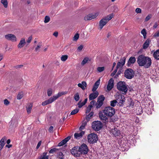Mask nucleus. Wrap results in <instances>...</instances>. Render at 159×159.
I'll use <instances>...</instances> for the list:
<instances>
[{"mask_svg": "<svg viewBox=\"0 0 159 159\" xmlns=\"http://www.w3.org/2000/svg\"><path fill=\"white\" fill-rule=\"evenodd\" d=\"M115 113V110L113 108L108 107L104 108L103 113H99V117L102 120L106 121L107 120V116L112 117Z\"/></svg>", "mask_w": 159, "mask_h": 159, "instance_id": "f257e3e1", "label": "nucleus"}, {"mask_svg": "<svg viewBox=\"0 0 159 159\" xmlns=\"http://www.w3.org/2000/svg\"><path fill=\"white\" fill-rule=\"evenodd\" d=\"M137 62L140 66H144L145 68H148L151 65L152 61L150 58L145 57L143 55L139 56Z\"/></svg>", "mask_w": 159, "mask_h": 159, "instance_id": "f03ea898", "label": "nucleus"}, {"mask_svg": "<svg viewBox=\"0 0 159 159\" xmlns=\"http://www.w3.org/2000/svg\"><path fill=\"white\" fill-rule=\"evenodd\" d=\"M114 16L113 14L111 13L103 18L100 21L99 26L101 30L113 17Z\"/></svg>", "mask_w": 159, "mask_h": 159, "instance_id": "7ed1b4c3", "label": "nucleus"}, {"mask_svg": "<svg viewBox=\"0 0 159 159\" xmlns=\"http://www.w3.org/2000/svg\"><path fill=\"white\" fill-rule=\"evenodd\" d=\"M117 87L118 90L124 92V94H125L127 91L126 83L124 82H118L117 84Z\"/></svg>", "mask_w": 159, "mask_h": 159, "instance_id": "20e7f679", "label": "nucleus"}, {"mask_svg": "<svg viewBox=\"0 0 159 159\" xmlns=\"http://www.w3.org/2000/svg\"><path fill=\"white\" fill-rule=\"evenodd\" d=\"M88 142L90 143H93L96 142L98 138L97 135L94 133H91L88 136Z\"/></svg>", "mask_w": 159, "mask_h": 159, "instance_id": "39448f33", "label": "nucleus"}, {"mask_svg": "<svg viewBox=\"0 0 159 159\" xmlns=\"http://www.w3.org/2000/svg\"><path fill=\"white\" fill-rule=\"evenodd\" d=\"M92 127L94 130L99 131L102 129V124L100 121H95L92 123Z\"/></svg>", "mask_w": 159, "mask_h": 159, "instance_id": "423d86ee", "label": "nucleus"}, {"mask_svg": "<svg viewBox=\"0 0 159 159\" xmlns=\"http://www.w3.org/2000/svg\"><path fill=\"white\" fill-rule=\"evenodd\" d=\"M79 147V149L81 153V154L85 155L87 154L89 151V149L87 146L85 144L83 143Z\"/></svg>", "mask_w": 159, "mask_h": 159, "instance_id": "0eeeda50", "label": "nucleus"}, {"mask_svg": "<svg viewBox=\"0 0 159 159\" xmlns=\"http://www.w3.org/2000/svg\"><path fill=\"white\" fill-rule=\"evenodd\" d=\"M134 72L131 69H128L125 72V76L128 79H131L134 75Z\"/></svg>", "mask_w": 159, "mask_h": 159, "instance_id": "6e6552de", "label": "nucleus"}, {"mask_svg": "<svg viewBox=\"0 0 159 159\" xmlns=\"http://www.w3.org/2000/svg\"><path fill=\"white\" fill-rule=\"evenodd\" d=\"M79 150L78 146L74 147L71 150V154L75 157H79L81 155Z\"/></svg>", "mask_w": 159, "mask_h": 159, "instance_id": "1a4fd4ad", "label": "nucleus"}, {"mask_svg": "<svg viewBox=\"0 0 159 159\" xmlns=\"http://www.w3.org/2000/svg\"><path fill=\"white\" fill-rule=\"evenodd\" d=\"M105 99V97L103 95L99 96L98 98L97 102L96 104L97 108H100L103 105V102Z\"/></svg>", "mask_w": 159, "mask_h": 159, "instance_id": "9d476101", "label": "nucleus"}, {"mask_svg": "<svg viewBox=\"0 0 159 159\" xmlns=\"http://www.w3.org/2000/svg\"><path fill=\"white\" fill-rule=\"evenodd\" d=\"M99 14V12H97L92 14H89L85 16L84 20H91L96 18Z\"/></svg>", "mask_w": 159, "mask_h": 159, "instance_id": "9b49d317", "label": "nucleus"}, {"mask_svg": "<svg viewBox=\"0 0 159 159\" xmlns=\"http://www.w3.org/2000/svg\"><path fill=\"white\" fill-rule=\"evenodd\" d=\"M117 102L120 106L125 101V97L122 95H118L116 96Z\"/></svg>", "mask_w": 159, "mask_h": 159, "instance_id": "f8f14e48", "label": "nucleus"}, {"mask_svg": "<svg viewBox=\"0 0 159 159\" xmlns=\"http://www.w3.org/2000/svg\"><path fill=\"white\" fill-rule=\"evenodd\" d=\"M5 38L7 40H11L12 42H15L16 41V36L11 34H8L5 36Z\"/></svg>", "mask_w": 159, "mask_h": 159, "instance_id": "ddd939ff", "label": "nucleus"}, {"mask_svg": "<svg viewBox=\"0 0 159 159\" xmlns=\"http://www.w3.org/2000/svg\"><path fill=\"white\" fill-rule=\"evenodd\" d=\"M99 94L98 93L97 91H95L94 92L91 93L89 96V98L90 100H92L96 98Z\"/></svg>", "mask_w": 159, "mask_h": 159, "instance_id": "4468645a", "label": "nucleus"}, {"mask_svg": "<svg viewBox=\"0 0 159 159\" xmlns=\"http://www.w3.org/2000/svg\"><path fill=\"white\" fill-rule=\"evenodd\" d=\"M114 86V80L112 79H111L108 81L107 86V89L108 91L111 90Z\"/></svg>", "mask_w": 159, "mask_h": 159, "instance_id": "2eb2a0df", "label": "nucleus"}, {"mask_svg": "<svg viewBox=\"0 0 159 159\" xmlns=\"http://www.w3.org/2000/svg\"><path fill=\"white\" fill-rule=\"evenodd\" d=\"M125 58L124 57L122 59H121L120 61L118 62L116 68L118 69V68L122 67L125 64Z\"/></svg>", "mask_w": 159, "mask_h": 159, "instance_id": "dca6fc26", "label": "nucleus"}, {"mask_svg": "<svg viewBox=\"0 0 159 159\" xmlns=\"http://www.w3.org/2000/svg\"><path fill=\"white\" fill-rule=\"evenodd\" d=\"M55 99L53 97H51L48 100H46L42 102V105L44 106L49 104L52 103V102L55 101Z\"/></svg>", "mask_w": 159, "mask_h": 159, "instance_id": "f3484780", "label": "nucleus"}, {"mask_svg": "<svg viewBox=\"0 0 159 159\" xmlns=\"http://www.w3.org/2000/svg\"><path fill=\"white\" fill-rule=\"evenodd\" d=\"M84 132L82 131L80 133H75L74 134L75 138L77 139H79L81 138L84 134Z\"/></svg>", "mask_w": 159, "mask_h": 159, "instance_id": "a211bd4d", "label": "nucleus"}, {"mask_svg": "<svg viewBox=\"0 0 159 159\" xmlns=\"http://www.w3.org/2000/svg\"><path fill=\"white\" fill-rule=\"evenodd\" d=\"M136 59L134 57H131L129 59L128 63L127 65L128 66L131 65V64H134L135 61Z\"/></svg>", "mask_w": 159, "mask_h": 159, "instance_id": "6ab92c4d", "label": "nucleus"}, {"mask_svg": "<svg viewBox=\"0 0 159 159\" xmlns=\"http://www.w3.org/2000/svg\"><path fill=\"white\" fill-rule=\"evenodd\" d=\"M111 132L115 136H118L120 134V131L118 130L117 128L112 129L111 130Z\"/></svg>", "mask_w": 159, "mask_h": 159, "instance_id": "aec40b11", "label": "nucleus"}, {"mask_svg": "<svg viewBox=\"0 0 159 159\" xmlns=\"http://www.w3.org/2000/svg\"><path fill=\"white\" fill-rule=\"evenodd\" d=\"M25 43V39L22 38L20 40V43L18 45V47L19 48H21L24 47Z\"/></svg>", "mask_w": 159, "mask_h": 159, "instance_id": "412c9836", "label": "nucleus"}, {"mask_svg": "<svg viewBox=\"0 0 159 159\" xmlns=\"http://www.w3.org/2000/svg\"><path fill=\"white\" fill-rule=\"evenodd\" d=\"M100 84V80H98L94 84L92 90L93 92L96 91V89H98V86Z\"/></svg>", "mask_w": 159, "mask_h": 159, "instance_id": "4be33fe9", "label": "nucleus"}, {"mask_svg": "<svg viewBox=\"0 0 159 159\" xmlns=\"http://www.w3.org/2000/svg\"><path fill=\"white\" fill-rule=\"evenodd\" d=\"M67 91H64V92H59L58 93L57 95L54 96L53 97L54 98L55 100H56L58 98L61 96L65 95L67 93Z\"/></svg>", "mask_w": 159, "mask_h": 159, "instance_id": "5701e85b", "label": "nucleus"}, {"mask_svg": "<svg viewBox=\"0 0 159 159\" xmlns=\"http://www.w3.org/2000/svg\"><path fill=\"white\" fill-rule=\"evenodd\" d=\"M78 85L83 90H84L85 89V88L87 84L85 81H83L81 83L78 84Z\"/></svg>", "mask_w": 159, "mask_h": 159, "instance_id": "b1692460", "label": "nucleus"}, {"mask_svg": "<svg viewBox=\"0 0 159 159\" xmlns=\"http://www.w3.org/2000/svg\"><path fill=\"white\" fill-rule=\"evenodd\" d=\"M6 140L5 138H3L0 141V151L1 150L5 145V140Z\"/></svg>", "mask_w": 159, "mask_h": 159, "instance_id": "393cba45", "label": "nucleus"}, {"mask_svg": "<svg viewBox=\"0 0 159 159\" xmlns=\"http://www.w3.org/2000/svg\"><path fill=\"white\" fill-rule=\"evenodd\" d=\"M153 56L155 59L157 60H159V49L157 50L154 52Z\"/></svg>", "mask_w": 159, "mask_h": 159, "instance_id": "a878e982", "label": "nucleus"}, {"mask_svg": "<svg viewBox=\"0 0 159 159\" xmlns=\"http://www.w3.org/2000/svg\"><path fill=\"white\" fill-rule=\"evenodd\" d=\"M32 107L33 105L31 103L27 105L26 107V110L27 111L28 114H29L31 112Z\"/></svg>", "mask_w": 159, "mask_h": 159, "instance_id": "bb28decb", "label": "nucleus"}, {"mask_svg": "<svg viewBox=\"0 0 159 159\" xmlns=\"http://www.w3.org/2000/svg\"><path fill=\"white\" fill-rule=\"evenodd\" d=\"M47 153L44 152L39 159H48V156L47 155Z\"/></svg>", "mask_w": 159, "mask_h": 159, "instance_id": "cd10ccee", "label": "nucleus"}, {"mask_svg": "<svg viewBox=\"0 0 159 159\" xmlns=\"http://www.w3.org/2000/svg\"><path fill=\"white\" fill-rule=\"evenodd\" d=\"M149 40L148 39L143 44V48L144 49L147 48L149 46Z\"/></svg>", "mask_w": 159, "mask_h": 159, "instance_id": "c85d7f7f", "label": "nucleus"}, {"mask_svg": "<svg viewBox=\"0 0 159 159\" xmlns=\"http://www.w3.org/2000/svg\"><path fill=\"white\" fill-rule=\"evenodd\" d=\"M24 93L22 92H19L17 96V99L18 100L21 99L23 97Z\"/></svg>", "mask_w": 159, "mask_h": 159, "instance_id": "c756f323", "label": "nucleus"}, {"mask_svg": "<svg viewBox=\"0 0 159 159\" xmlns=\"http://www.w3.org/2000/svg\"><path fill=\"white\" fill-rule=\"evenodd\" d=\"M88 61H90L88 57H86L84 58L81 62V65H84Z\"/></svg>", "mask_w": 159, "mask_h": 159, "instance_id": "7c9ffc66", "label": "nucleus"}, {"mask_svg": "<svg viewBox=\"0 0 159 159\" xmlns=\"http://www.w3.org/2000/svg\"><path fill=\"white\" fill-rule=\"evenodd\" d=\"M1 2L3 4L5 8H7L8 6V2L7 0H1Z\"/></svg>", "mask_w": 159, "mask_h": 159, "instance_id": "2f4dec72", "label": "nucleus"}, {"mask_svg": "<svg viewBox=\"0 0 159 159\" xmlns=\"http://www.w3.org/2000/svg\"><path fill=\"white\" fill-rule=\"evenodd\" d=\"M42 45L40 43L38 44L35 48V51L36 52H39L40 51V48L41 47Z\"/></svg>", "mask_w": 159, "mask_h": 159, "instance_id": "473e14b6", "label": "nucleus"}, {"mask_svg": "<svg viewBox=\"0 0 159 159\" xmlns=\"http://www.w3.org/2000/svg\"><path fill=\"white\" fill-rule=\"evenodd\" d=\"M117 103V102L116 100H114L111 101L110 102L111 106L112 107H114L116 105Z\"/></svg>", "mask_w": 159, "mask_h": 159, "instance_id": "72a5a7b5", "label": "nucleus"}, {"mask_svg": "<svg viewBox=\"0 0 159 159\" xmlns=\"http://www.w3.org/2000/svg\"><path fill=\"white\" fill-rule=\"evenodd\" d=\"M141 34L143 35L144 39H146V38L147 33L146 30L145 29H143L141 31Z\"/></svg>", "mask_w": 159, "mask_h": 159, "instance_id": "f704fd0d", "label": "nucleus"}, {"mask_svg": "<svg viewBox=\"0 0 159 159\" xmlns=\"http://www.w3.org/2000/svg\"><path fill=\"white\" fill-rule=\"evenodd\" d=\"M105 69V68L103 66L102 67H98L97 68V70L99 72H101L103 71Z\"/></svg>", "mask_w": 159, "mask_h": 159, "instance_id": "c9c22d12", "label": "nucleus"}, {"mask_svg": "<svg viewBox=\"0 0 159 159\" xmlns=\"http://www.w3.org/2000/svg\"><path fill=\"white\" fill-rule=\"evenodd\" d=\"M74 99L76 101H78L80 99V96L78 93H76L74 95Z\"/></svg>", "mask_w": 159, "mask_h": 159, "instance_id": "e433bc0d", "label": "nucleus"}, {"mask_svg": "<svg viewBox=\"0 0 159 159\" xmlns=\"http://www.w3.org/2000/svg\"><path fill=\"white\" fill-rule=\"evenodd\" d=\"M50 20V18L48 16H46L44 18V22L45 23H47L49 22Z\"/></svg>", "mask_w": 159, "mask_h": 159, "instance_id": "4c0bfd02", "label": "nucleus"}, {"mask_svg": "<svg viewBox=\"0 0 159 159\" xmlns=\"http://www.w3.org/2000/svg\"><path fill=\"white\" fill-rule=\"evenodd\" d=\"M79 111V109H75L72 111L70 113L71 115H73L77 113Z\"/></svg>", "mask_w": 159, "mask_h": 159, "instance_id": "58836bf2", "label": "nucleus"}, {"mask_svg": "<svg viewBox=\"0 0 159 159\" xmlns=\"http://www.w3.org/2000/svg\"><path fill=\"white\" fill-rule=\"evenodd\" d=\"M58 150V149L56 148H54L51 149L49 151V153L53 154L56 152Z\"/></svg>", "mask_w": 159, "mask_h": 159, "instance_id": "ea45409f", "label": "nucleus"}, {"mask_svg": "<svg viewBox=\"0 0 159 159\" xmlns=\"http://www.w3.org/2000/svg\"><path fill=\"white\" fill-rule=\"evenodd\" d=\"M67 55H63L61 57V60L62 61H65L67 60Z\"/></svg>", "mask_w": 159, "mask_h": 159, "instance_id": "a19ab883", "label": "nucleus"}, {"mask_svg": "<svg viewBox=\"0 0 159 159\" xmlns=\"http://www.w3.org/2000/svg\"><path fill=\"white\" fill-rule=\"evenodd\" d=\"M92 108V107L91 105H89L87 108V110L86 111V114L89 113L90 112Z\"/></svg>", "mask_w": 159, "mask_h": 159, "instance_id": "79ce46f5", "label": "nucleus"}, {"mask_svg": "<svg viewBox=\"0 0 159 159\" xmlns=\"http://www.w3.org/2000/svg\"><path fill=\"white\" fill-rule=\"evenodd\" d=\"M52 93V90L50 89H48L47 92V94L49 96H50L51 95Z\"/></svg>", "mask_w": 159, "mask_h": 159, "instance_id": "37998d69", "label": "nucleus"}, {"mask_svg": "<svg viewBox=\"0 0 159 159\" xmlns=\"http://www.w3.org/2000/svg\"><path fill=\"white\" fill-rule=\"evenodd\" d=\"M137 110H138L139 111V112H137L138 115H140L142 113L143 111L141 107H139V108H138Z\"/></svg>", "mask_w": 159, "mask_h": 159, "instance_id": "c03bdc74", "label": "nucleus"}, {"mask_svg": "<svg viewBox=\"0 0 159 159\" xmlns=\"http://www.w3.org/2000/svg\"><path fill=\"white\" fill-rule=\"evenodd\" d=\"M66 143L65 141L64 140H62L61 142H60L58 144V146H61L65 144Z\"/></svg>", "mask_w": 159, "mask_h": 159, "instance_id": "a18cd8bd", "label": "nucleus"}, {"mask_svg": "<svg viewBox=\"0 0 159 159\" xmlns=\"http://www.w3.org/2000/svg\"><path fill=\"white\" fill-rule=\"evenodd\" d=\"M79 105V108H81L85 104L83 102H79L78 104Z\"/></svg>", "mask_w": 159, "mask_h": 159, "instance_id": "49530a36", "label": "nucleus"}, {"mask_svg": "<svg viewBox=\"0 0 159 159\" xmlns=\"http://www.w3.org/2000/svg\"><path fill=\"white\" fill-rule=\"evenodd\" d=\"M79 35L78 34H76L74 36V40L76 41L79 39Z\"/></svg>", "mask_w": 159, "mask_h": 159, "instance_id": "de8ad7c7", "label": "nucleus"}, {"mask_svg": "<svg viewBox=\"0 0 159 159\" xmlns=\"http://www.w3.org/2000/svg\"><path fill=\"white\" fill-rule=\"evenodd\" d=\"M151 18V15H148L145 18V21H148L150 19V18Z\"/></svg>", "mask_w": 159, "mask_h": 159, "instance_id": "09e8293b", "label": "nucleus"}, {"mask_svg": "<svg viewBox=\"0 0 159 159\" xmlns=\"http://www.w3.org/2000/svg\"><path fill=\"white\" fill-rule=\"evenodd\" d=\"M83 48V45H80L77 48V50L79 52L81 51Z\"/></svg>", "mask_w": 159, "mask_h": 159, "instance_id": "8fccbe9b", "label": "nucleus"}, {"mask_svg": "<svg viewBox=\"0 0 159 159\" xmlns=\"http://www.w3.org/2000/svg\"><path fill=\"white\" fill-rule=\"evenodd\" d=\"M32 39V36H30L29 37L28 40H27L26 41L28 43H30L31 42Z\"/></svg>", "mask_w": 159, "mask_h": 159, "instance_id": "3c124183", "label": "nucleus"}, {"mask_svg": "<svg viewBox=\"0 0 159 159\" xmlns=\"http://www.w3.org/2000/svg\"><path fill=\"white\" fill-rule=\"evenodd\" d=\"M9 104V102L7 99H6L4 100V104L5 105H7Z\"/></svg>", "mask_w": 159, "mask_h": 159, "instance_id": "603ef678", "label": "nucleus"}, {"mask_svg": "<svg viewBox=\"0 0 159 159\" xmlns=\"http://www.w3.org/2000/svg\"><path fill=\"white\" fill-rule=\"evenodd\" d=\"M136 12L137 13H141V10L140 8H137L136 9Z\"/></svg>", "mask_w": 159, "mask_h": 159, "instance_id": "864d4df0", "label": "nucleus"}, {"mask_svg": "<svg viewBox=\"0 0 159 159\" xmlns=\"http://www.w3.org/2000/svg\"><path fill=\"white\" fill-rule=\"evenodd\" d=\"M70 139V136H69L63 140H64L65 143H67V141H68Z\"/></svg>", "mask_w": 159, "mask_h": 159, "instance_id": "5fc2aeb1", "label": "nucleus"}, {"mask_svg": "<svg viewBox=\"0 0 159 159\" xmlns=\"http://www.w3.org/2000/svg\"><path fill=\"white\" fill-rule=\"evenodd\" d=\"M96 102L95 101L92 100V101L90 102V104L89 105H91L92 107L95 104Z\"/></svg>", "mask_w": 159, "mask_h": 159, "instance_id": "6e6d98bb", "label": "nucleus"}, {"mask_svg": "<svg viewBox=\"0 0 159 159\" xmlns=\"http://www.w3.org/2000/svg\"><path fill=\"white\" fill-rule=\"evenodd\" d=\"M117 69H118L116 68V69L111 74V76H113L115 75L117 71Z\"/></svg>", "mask_w": 159, "mask_h": 159, "instance_id": "4d7b16f0", "label": "nucleus"}, {"mask_svg": "<svg viewBox=\"0 0 159 159\" xmlns=\"http://www.w3.org/2000/svg\"><path fill=\"white\" fill-rule=\"evenodd\" d=\"M93 112H91L88 116L87 117L89 118H90L92 116H93Z\"/></svg>", "mask_w": 159, "mask_h": 159, "instance_id": "13d9d810", "label": "nucleus"}, {"mask_svg": "<svg viewBox=\"0 0 159 159\" xmlns=\"http://www.w3.org/2000/svg\"><path fill=\"white\" fill-rule=\"evenodd\" d=\"M41 143V141H39V142L38 143L36 147V148L38 149L40 146Z\"/></svg>", "mask_w": 159, "mask_h": 159, "instance_id": "bf43d9fd", "label": "nucleus"}, {"mask_svg": "<svg viewBox=\"0 0 159 159\" xmlns=\"http://www.w3.org/2000/svg\"><path fill=\"white\" fill-rule=\"evenodd\" d=\"M154 37H158L159 36V31L155 33L154 35Z\"/></svg>", "mask_w": 159, "mask_h": 159, "instance_id": "052dcab7", "label": "nucleus"}, {"mask_svg": "<svg viewBox=\"0 0 159 159\" xmlns=\"http://www.w3.org/2000/svg\"><path fill=\"white\" fill-rule=\"evenodd\" d=\"M114 11L115 12H117L118 11V7L116 6L114 7Z\"/></svg>", "mask_w": 159, "mask_h": 159, "instance_id": "680f3d73", "label": "nucleus"}, {"mask_svg": "<svg viewBox=\"0 0 159 159\" xmlns=\"http://www.w3.org/2000/svg\"><path fill=\"white\" fill-rule=\"evenodd\" d=\"M53 129V127L52 126H51L49 129V131L50 132H52V131Z\"/></svg>", "mask_w": 159, "mask_h": 159, "instance_id": "e2e57ef3", "label": "nucleus"}, {"mask_svg": "<svg viewBox=\"0 0 159 159\" xmlns=\"http://www.w3.org/2000/svg\"><path fill=\"white\" fill-rule=\"evenodd\" d=\"M53 35L56 37H57L58 35V33L57 32H55L53 34Z\"/></svg>", "mask_w": 159, "mask_h": 159, "instance_id": "0e129e2a", "label": "nucleus"}, {"mask_svg": "<svg viewBox=\"0 0 159 159\" xmlns=\"http://www.w3.org/2000/svg\"><path fill=\"white\" fill-rule=\"evenodd\" d=\"M84 128V125H82L79 128V129L81 130L82 129H83Z\"/></svg>", "mask_w": 159, "mask_h": 159, "instance_id": "69168bd1", "label": "nucleus"}, {"mask_svg": "<svg viewBox=\"0 0 159 159\" xmlns=\"http://www.w3.org/2000/svg\"><path fill=\"white\" fill-rule=\"evenodd\" d=\"M158 25L156 22L153 25V28L155 29L156 28Z\"/></svg>", "mask_w": 159, "mask_h": 159, "instance_id": "338daca9", "label": "nucleus"}, {"mask_svg": "<svg viewBox=\"0 0 159 159\" xmlns=\"http://www.w3.org/2000/svg\"><path fill=\"white\" fill-rule=\"evenodd\" d=\"M3 58V55L0 53V61H1Z\"/></svg>", "mask_w": 159, "mask_h": 159, "instance_id": "774afa93", "label": "nucleus"}]
</instances>
